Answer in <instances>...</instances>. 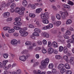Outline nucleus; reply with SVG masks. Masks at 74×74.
I'll list each match as a JSON object with an SVG mask.
<instances>
[{
  "mask_svg": "<svg viewBox=\"0 0 74 74\" xmlns=\"http://www.w3.org/2000/svg\"><path fill=\"white\" fill-rule=\"evenodd\" d=\"M41 18L42 19V22L44 23L47 24L49 23L48 19H49V14L48 12H46L45 14H41L40 15Z\"/></svg>",
  "mask_w": 74,
  "mask_h": 74,
  "instance_id": "1",
  "label": "nucleus"
},
{
  "mask_svg": "<svg viewBox=\"0 0 74 74\" xmlns=\"http://www.w3.org/2000/svg\"><path fill=\"white\" fill-rule=\"evenodd\" d=\"M49 62V59L48 58H46L44 60L41 62L42 65L40 66V69H42L43 67H46V66L48 64Z\"/></svg>",
  "mask_w": 74,
  "mask_h": 74,
  "instance_id": "2",
  "label": "nucleus"
},
{
  "mask_svg": "<svg viewBox=\"0 0 74 74\" xmlns=\"http://www.w3.org/2000/svg\"><path fill=\"white\" fill-rule=\"evenodd\" d=\"M60 14H61L62 19H63V20L66 19L67 16H69V13L67 12H62V11H60Z\"/></svg>",
  "mask_w": 74,
  "mask_h": 74,
  "instance_id": "3",
  "label": "nucleus"
},
{
  "mask_svg": "<svg viewBox=\"0 0 74 74\" xmlns=\"http://www.w3.org/2000/svg\"><path fill=\"white\" fill-rule=\"evenodd\" d=\"M19 32L21 34L20 36L21 37H26L27 35H28V32H26L23 30V29H20Z\"/></svg>",
  "mask_w": 74,
  "mask_h": 74,
  "instance_id": "4",
  "label": "nucleus"
},
{
  "mask_svg": "<svg viewBox=\"0 0 74 74\" xmlns=\"http://www.w3.org/2000/svg\"><path fill=\"white\" fill-rule=\"evenodd\" d=\"M26 59H27V58H26V57L25 56H23L21 57H19V60L23 62H25Z\"/></svg>",
  "mask_w": 74,
  "mask_h": 74,
  "instance_id": "5",
  "label": "nucleus"
},
{
  "mask_svg": "<svg viewBox=\"0 0 74 74\" xmlns=\"http://www.w3.org/2000/svg\"><path fill=\"white\" fill-rule=\"evenodd\" d=\"M64 67V65L63 64H60L58 65V70H61Z\"/></svg>",
  "mask_w": 74,
  "mask_h": 74,
  "instance_id": "6",
  "label": "nucleus"
},
{
  "mask_svg": "<svg viewBox=\"0 0 74 74\" xmlns=\"http://www.w3.org/2000/svg\"><path fill=\"white\" fill-rule=\"evenodd\" d=\"M18 42L16 39H13L11 41V44L12 45H16L18 44Z\"/></svg>",
  "mask_w": 74,
  "mask_h": 74,
  "instance_id": "7",
  "label": "nucleus"
},
{
  "mask_svg": "<svg viewBox=\"0 0 74 74\" xmlns=\"http://www.w3.org/2000/svg\"><path fill=\"white\" fill-rule=\"evenodd\" d=\"M10 15V13L8 12H6L4 14L3 17L5 18H8V17H9Z\"/></svg>",
  "mask_w": 74,
  "mask_h": 74,
  "instance_id": "8",
  "label": "nucleus"
},
{
  "mask_svg": "<svg viewBox=\"0 0 74 74\" xmlns=\"http://www.w3.org/2000/svg\"><path fill=\"white\" fill-rule=\"evenodd\" d=\"M53 52V49L52 47L49 48L48 50V53L49 54H52Z\"/></svg>",
  "mask_w": 74,
  "mask_h": 74,
  "instance_id": "9",
  "label": "nucleus"
},
{
  "mask_svg": "<svg viewBox=\"0 0 74 74\" xmlns=\"http://www.w3.org/2000/svg\"><path fill=\"white\" fill-rule=\"evenodd\" d=\"M52 45L53 47L54 48H57L58 47V43L55 41H53L52 43Z\"/></svg>",
  "mask_w": 74,
  "mask_h": 74,
  "instance_id": "10",
  "label": "nucleus"
},
{
  "mask_svg": "<svg viewBox=\"0 0 74 74\" xmlns=\"http://www.w3.org/2000/svg\"><path fill=\"white\" fill-rule=\"evenodd\" d=\"M64 59L67 63H69L70 60H69V58L67 56H63Z\"/></svg>",
  "mask_w": 74,
  "mask_h": 74,
  "instance_id": "11",
  "label": "nucleus"
},
{
  "mask_svg": "<svg viewBox=\"0 0 74 74\" xmlns=\"http://www.w3.org/2000/svg\"><path fill=\"white\" fill-rule=\"evenodd\" d=\"M63 7L64 8H70V6H69V5H68L67 4H65L64 3L62 5Z\"/></svg>",
  "mask_w": 74,
  "mask_h": 74,
  "instance_id": "12",
  "label": "nucleus"
},
{
  "mask_svg": "<svg viewBox=\"0 0 74 74\" xmlns=\"http://www.w3.org/2000/svg\"><path fill=\"white\" fill-rule=\"evenodd\" d=\"M71 39H69L67 41V42L68 43V44L67 45V46L68 48H69L71 47V45H70V42H71Z\"/></svg>",
  "mask_w": 74,
  "mask_h": 74,
  "instance_id": "13",
  "label": "nucleus"
},
{
  "mask_svg": "<svg viewBox=\"0 0 74 74\" xmlns=\"http://www.w3.org/2000/svg\"><path fill=\"white\" fill-rule=\"evenodd\" d=\"M42 35L43 36H44V37H46L47 38H48L49 37V34L46 32L42 33Z\"/></svg>",
  "mask_w": 74,
  "mask_h": 74,
  "instance_id": "14",
  "label": "nucleus"
},
{
  "mask_svg": "<svg viewBox=\"0 0 74 74\" xmlns=\"http://www.w3.org/2000/svg\"><path fill=\"white\" fill-rule=\"evenodd\" d=\"M65 67L66 69L69 70L70 69V66L69 65V64L68 63H66L65 64Z\"/></svg>",
  "mask_w": 74,
  "mask_h": 74,
  "instance_id": "15",
  "label": "nucleus"
},
{
  "mask_svg": "<svg viewBox=\"0 0 74 74\" xmlns=\"http://www.w3.org/2000/svg\"><path fill=\"white\" fill-rule=\"evenodd\" d=\"M71 23H72V20L70 19H68L66 22V25H70Z\"/></svg>",
  "mask_w": 74,
  "mask_h": 74,
  "instance_id": "16",
  "label": "nucleus"
},
{
  "mask_svg": "<svg viewBox=\"0 0 74 74\" xmlns=\"http://www.w3.org/2000/svg\"><path fill=\"white\" fill-rule=\"evenodd\" d=\"M23 6L26 7L27 5V2L26 0H24L23 2Z\"/></svg>",
  "mask_w": 74,
  "mask_h": 74,
  "instance_id": "17",
  "label": "nucleus"
},
{
  "mask_svg": "<svg viewBox=\"0 0 74 74\" xmlns=\"http://www.w3.org/2000/svg\"><path fill=\"white\" fill-rule=\"evenodd\" d=\"M20 14V15H22L23 14V11L22 10H19L17 11L16 12Z\"/></svg>",
  "mask_w": 74,
  "mask_h": 74,
  "instance_id": "18",
  "label": "nucleus"
},
{
  "mask_svg": "<svg viewBox=\"0 0 74 74\" xmlns=\"http://www.w3.org/2000/svg\"><path fill=\"white\" fill-rule=\"evenodd\" d=\"M41 11H42V9L41 8H38L36 10V13H38V14H39V13H40V12Z\"/></svg>",
  "mask_w": 74,
  "mask_h": 74,
  "instance_id": "19",
  "label": "nucleus"
},
{
  "mask_svg": "<svg viewBox=\"0 0 74 74\" xmlns=\"http://www.w3.org/2000/svg\"><path fill=\"white\" fill-rule=\"evenodd\" d=\"M49 69H53V64L52 63H50L49 65Z\"/></svg>",
  "mask_w": 74,
  "mask_h": 74,
  "instance_id": "20",
  "label": "nucleus"
},
{
  "mask_svg": "<svg viewBox=\"0 0 74 74\" xmlns=\"http://www.w3.org/2000/svg\"><path fill=\"white\" fill-rule=\"evenodd\" d=\"M42 52L43 53H47V50L45 49L44 47H42Z\"/></svg>",
  "mask_w": 74,
  "mask_h": 74,
  "instance_id": "21",
  "label": "nucleus"
},
{
  "mask_svg": "<svg viewBox=\"0 0 74 74\" xmlns=\"http://www.w3.org/2000/svg\"><path fill=\"white\" fill-rule=\"evenodd\" d=\"M63 51L64 53H67V48L66 47H64Z\"/></svg>",
  "mask_w": 74,
  "mask_h": 74,
  "instance_id": "22",
  "label": "nucleus"
},
{
  "mask_svg": "<svg viewBox=\"0 0 74 74\" xmlns=\"http://www.w3.org/2000/svg\"><path fill=\"white\" fill-rule=\"evenodd\" d=\"M64 48L62 46H60L59 48V52H62L63 51Z\"/></svg>",
  "mask_w": 74,
  "mask_h": 74,
  "instance_id": "23",
  "label": "nucleus"
},
{
  "mask_svg": "<svg viewBox=\"0 0 74 74\" xmlns=\"http://www.w3.org/2000/svg\"><path fill=\"white\" fill-rule=\"evenodd\" d=\"M56 18L58 20H60L61 19V16L59 14H57L56 16Z\"/></svg>",
  "mask_w": 74,
  "mask_h": 74,
  "instance_id": "24",
  "label": "nucleus"
},
{
  "mask_svg": "<svg viewBox=\"0 0 74 74\" xmlns=\"http://www.w3.org/2000/svg\"><path fill=\"white\" fill-rule=\"evenodd\" d=\"M29 16L31 18H34V17L36 16V15L34 14L29 13Z\"/></svg>",
  "mask_w": 74,
  "mask_h": 74,
  "instance_id": "25",
  "label": "nucleus"
},
{
  "mask_svg": "<svg viewBox=\"0 0 74 74\" xmlns=\"http://www.w3.org/2000/svg\"><path fill=\"white\" fill-rule=\"evenodd\" d=\"M8 62V60H4L3 62V66H5V65H6V64H7V63Z\"/></svg>",
  "mask_w": 74,
  "mask_h": 74,
  "instance_id": "26",
  "label": "nucleus"
},
{
  "mask_svg": "<svg viewBox=\"0 0 74 74\" xmlns=\"http://www.w3.org/2000/svg\"><path fill=\"white\" fill-rule=\"evenodd\" d=\"M26 45H30L32 44V42L30 41H27L25 43Z\"/></svg>",
  "mask_w": 74,
  "mask_h": 74,
  "instance_id": "27",
  "label": "nucleus"
},
{
  "mask_svg": "<svg viewBox=\"0 0 74 74\" xmlns=\"http://www.w3.org/2000/svg\"><path fill=\"white\" fill-rule=\"evenodd\" d=\"M34 32H37V33H40L41 32V30L38 28H35L34 29Z\"/></svg>",
  "mask_w": 74,
  "mask_h": 74,
  "instance_id": "28",
  "label": "nucleus"
},
{
  "mask_svg": "<svg viewBox=\"0 0 74 74\" xmlns=\"http://www.w3.org/2000/svg\"><path fill=\"white\" fill-rule=\"evenodd\" d=\"M60 70H61L60 72L62 73V74H63V73H65V72L66 71V69L64 68H63L62 69Z\"/></svg>",
  "mask_w": 74,
  "mask_h": 74,
  "instance_id": "29",
  "label": "nucleus"
},
{
  "mask_svg": "<svg viewBox=\"0 0 74 74\" xmlns=\"http://www.w3.org/2000/svg\"><path fill=\"white\" fill-rule=\"evenodd\" d=\"M15 32V30L14 29H9L8 32L9 33H13Z\"/></svg>",
  "mask_w": 74,
  "mask_h": 74,
  "instance_id": "30",
  "label": "nucleus"
},
{
  "mask_svg": "<svg viewBox=\"0 0 74 74\" xmlns=\"http://www.w3.org/2000/svg\"><path fill=\"white\" fill-rule=\"evenodd\" d=\"M5 6H6V4H5V1H3L2 2V4L1 5V6L2 7L4 8L5 7Z\"/></svg>",
  "mask_w": 74,
  "mask_h": 74,
  "instance_id": "31",
  "label": "nucleus"
},
{
  "mask_svg": "<svg viewBox=\"0 0 74 74\" xmlns=\"http://www.w3.org/2000/svg\"><path fill=\"white\" fill-rule=\"evenodd\" d=\"M3 29L4 30H8L10 29V27H5L3 28Z\"/></svg>",
  "mask_w": 74,
  "mask_h": 74,
  "instance_id": "32",
  "label": "nucleus"
},
{
  "mask_svg": "<svg viewBox=\"0 0 74 74\" xmlns=\"http://www.w3.org/2000/svg\"><path fill=\"white\" fill-rule=\"evenodd\" d=\"M55 58L56 59H61V56L59 55H56L55 56Z\"/></svg>",
  "mask_w": 74,
  "mask_h": 74,
  "instance_id": "33",
  "label": "nucleus"
},
{
  "mask_svg": "<svg viewBox=\"0 0 74 74\" xmlns=\"http://www.w3.org/2000/svg\"><path fill=\"white\" fill-rule=\"evenodd\" d=\"M12 19V17H8V18L6 20L7 22H10L11 21Z\"/></svg>",
  "mask_w": 74,
  "mask_h": 74,
  "instance_id": "34",
  "label": "nucleus"
},
{
  "mask_svg": "<svg viewBox=\"0 0 74 74\" xmlns=\"http://www.w3.org/2000/svg\"><path fill=\"white\" fill-rule=\"evenodd\" d=\"M66 74H72V72L71 71L67 70L66 72Z\"/></svg>",
  "mask_w": 74,
  "mask_h": 74,
  "instance_id": "35",
  "label": "nucleus"
},
{
  "mask_svg": "<svg viewBox=\"0 0 74 74\" xmlns=\"http://www.w3.org/2000/svg\"><path fill=\"white\" fill-rule=\"evenodd\" d=\"M3 57L5 59H7L8 57V54H7V53H5L3 55Z\"/></svg>",
  "mask_w": 74,
  "mask_h": 74,
  "instance_id": "36",
  "label": "nucleus"
},
{
  "mask_svg": "<svg viewBox=\"0 0 74 74\" xmlns=\"http://www.w3.org/2000/svg\"><path fill=\"white\" fill-rule=\"evenodd\" d=\"M68 4H70V5H73L74 3H73V2L72 1H68Z\"/></svg>",
  "mask_w": 74,
  "mask_h": 74,
  "instance_id": "37",
  "label": "nucleus"
},
{
  "mask_svg": "<svg viewBox=\"0 0 74 74\" xmlns=\"http://www.w3.org/2000/svg\"><path fill=\"white\" fill-rule=\"evenodd\" d=\"M14 29H15V30H20L21 29V28L15 26L14 27Z\"/></svg>",
  "mask_w": 74,
  "mask_h": 74,
  "instance_id": "38",
  "label": "nucleus"
},
{
  "mask_svg": "<svg viewBox=\"0 0 74 74\" xmlns=\"http://www.w3.org/2000/svg\"><path fill=\"white\" fill-rule=\"evenodd\" d=\"M56 24L57 26H59L60 24H61V22L60 21H58L56 23Z\"/></svg>",
  "mask_w": 74,
  "mask_h": 74,
  "instance_id": "39",
  "label": "nucleus"
},
{
  "mask_svg": "<svg viewBox=\"0 0 74 74\" xmlns=\"http://www.w3.org/2000/svg\"><path fill=\"white\" fill-rule=\"evenodd\" d=\"M33 35L34 36H39V34L36 32L34 33L33 34Z\"/></svg>",
  "mask_w": 74,
  "mask_h": 74,
  "instance_id": "40",
  "label": "nucleus"
},
{
  "mask_svg": "<svg viewBox=\"0 0 74 74\" xmlns=\"http://www.w3.org/2000/svg\"><path fill=\"white\" fill-rule=\"evenodd\" d=\"M74 58L73 57H70L69 58V60L70 62H73L74 60Z\"/></svg>",
  "mask_w": 74,
  "mask_h": 74,
  "instance_id": "41",
  "label": "nucleus"
},
{
  "mask_svg": "<svg viewBox=\"0 0 74 74\" xmlns=\"http://www.w3.org/2000/svg\"><path fill=\"white\" fill-rule=\"evenodd\" d=\"M53 9L54 11H58V8L55 6H53Z\"/></svg>",
  "mask_w": 74,
  "mask_h": 74,
  "instance_id": "42",
  "label": "nucleus"
},
{
  "mask_svg": "<svg viewBox=\"0 0 74 74\" xmlns=\"http://www.w3.org/2000/svg\"><path fill=\"white\" fill-rule=\"evenodd\" d=\"M13 36H14V37H18V36H19V34L18 33H15L13 34Z\"/></svg>",
  "mask_w": 74,
  "mask_h": 74,
  "instance_id": "43",
  "label": "nucleus"
},
{
  "mask_svg": "<svg viewBox=\"0 0 74 74\" xmlns=\"http://www.w3.org/2000/svg\"><path fill=\"white\" fill-rule=\"evenodd\" d=\"M39 64V62H35L34 64L33 65V67H36L37 66H38Z\"/></svg>",
  "mask_w": 74,
  "mask_h": 74,
  "instance_id": "44",
  "label": "nucleus"
},
{
  "mask_svg": "<svg viewBox=\"0 0 74 74\" xmlns=\"http://www.w3.org/2000/svg\"><path fill=\"white\" fill-rule=\"evenodd\" d=\"M51 20L53 21H54L55 20V16L52 15L51 16Z\"/></svg>",
  "mask_w": 74,
  "mask_h": 74,
  "instance_id": "45",
  "label": "nucleus"
},
{
  "mask_svg": "<svg viewBox=\"0 0 74 74\" xmlns=\"http://www.w3.org/2000/svg\"><path fill=\"white\" fill-rule=\"evenodd\" d=\"M52 73H56V70L55 69H53L52 70Z\"/></svg>",
  "mask_w": 74,
  "mask_h": 74,
  "instance_id": "46",
  "label": "nucleus"
},
{
  "mask_svg": "<svg viewBox=\"0 0 74 74\" xmlns=\"http://www.w3.org/2000/svg\"><path fill=\"white\" fill-rule=\"evenodd\" d=\"M52 46V43L50 41H49L48 43V47H51Z\"/></svg>",
  "mask_w": 74,
  "mask_h": 74,
  "instance_id": "47",
  "label": "nucleus"
},
{
  "mask_svg": "<svg viewBox=\"0 0 74 74\" xmlns=\"http://www.w3.org/2000/svg\"><path fill=\"white\" fill-rule=\"evenodd\" d=\"M16 6L15 4L14 3H13L12 4V5L10 6V7L11 8H13V7H15Z\"/></svg>",
  "mask_w": 74,
  "mask_h": 74,
  "instance_id": "48",
  "label": "nucleus"
},
{
  "mask_svg": "<svg viewBox=\"0 0 74 74\" xmlns=\"http://www.w3.org/2000/svg\"><path fill=\"white\" fill-rule=\"evenodd\" d=\"M16 73L17 74H20L21 73V70L20 69H18L16 71Z\"/></svg>",
  "mask_w": 74,
  "mask_h": 74,
  "instance_id": "49",
  "label": "nucleus"
},
{
  "mask_svg": "<svg viewBox=\"0 0 74 74\" xmlns=\"http://www.w3.org/2000/svg\"><path fill=\"white\" fill-rule=\"evenodd\" d=\"M31 8H32V9H33L34 10L36 8V6H35L34 4L32 5H31Z\"/></svg>",
  "mask_w": 74,
  "mask_h": 74,
  "instance_id": "50",
  "label": "nucleus"
},
{
  "mask_svg": "<svg viewBox=\"0 0 74 74\" xmlns=\"http://www.w3.org/2000/svg\"><path fill=\"white\" fill-rule=\"evenodd\" d=\"M66 34L67 35H70V34H71V32L69 31H67L66 33Z\"/></svg>",
  "mask_w": 74,
  "mask_h": 74,
  "instance_id": "51",
  "label": "nucleus"
},
{
  "mask_svg": "<svg viewBox=\"0 0 74 74\" xmlns=\"http://www.w3.org/2000/svg\"><path fill=\"white\" fill-rule=\"evenodd\" d=\"M42 41L44 45H47V40H43Z\"/></svg>",
  "mask_w": 74,
  "mask_h": 74,
  "instance_id": "52",
  "label": "nucleus"
},
{
  "mask_svg": "<svg viewBox=\"0 0 74 74\" xmlns=\"http://www.w3.org/2000/svg\"><path fill=\"white\" fill-rule=\"evenodd\" d=\"M37 42L38 45H42V42L41 41H39L38 42Z\"/></svg>",
  "mask_w": 74,
  "mask_h": 74,
  "instance_id": "53",
  "label": "nucleus"
},
{
  "mask_svg": "<svg viewBox=\"0 0 74 74\" xmlns=\"http://www.w3.org/2000/svg\"><path fill=\"white\" fill-rule=\"evenodd\" d=\"M29 49L30 50H33V46H30L29 47Z\"/></svg>",
  "mask_w": 74,
  "mask_h": 74,
  "instance_id": "54",
  "label": "nucleus"
},
{
  "mask_svg": "<svg viewBox=\"0 0 74 74\" xmlns=\"http://www.w3.org/2000/svg\"><path fill=\"white\" fill-rule=\"evenodd\" d=\"M29 27L30 28H34V27L33 25L30 24L29 25Z\"/></svg>",
  "mask_w": 74,
  "mask_h": 74,
  "instance_id": "55",
  "label": "nucleus"
},
{
  "mask_svg": "<svg viewBox=\"0 0 74 74\" xmlns=\"http://www.w3.org/2000/svg\"><path fill=\"white\" fill-rule=\"evenodd\" d=\"M3 69L5 70H8L9 69V68H8V66H5L3 67Z\"/></svg>",
  "mask_w": 74,
  "mask_h": 74,
  "instance_id": "56",
  "label": "nucleus"
},
{
  "mask_svg": "<svg viewBox=\"0 0 74 74\" xmlns=\"http://www.w3.org/2000/svg\"><path fill=\"white\" fill-rule=\"evenodd\" d=\"M22 23L21 22H17V26H20L21 25Z\"/></svg>",
  "mask_w": 74,
  "mask_h": 74,
  "instance_id": "57",
  "label": "nucleus"
},
{
  "mask_svg": "<svg viewBox=\"0 0 74 74\" xmlns=\"http://www.w3.org/2000/svg\"><path fill=\"white\" fill-rule=\"evenodd\" d=\"M3 73L4 74H8V73H9V72H8V71H4Z\"/></svg>",
  "mask_w": 74,
  "mask_h": 74,
  "instance_id": "58",
  "label": "nucleus"
},
{
  "mask_svg": "<svg viewBox=\"0 0 74 74\" xmlns=\"http://www.w3.org/2000/svg\"><path fill=\"white\" fill-rule=\"evenodd\" d=\"M49 26L51 28H52V27H53V24L51 23H50L49 24Z\"/></svg>",
  "mask_w": 74,
  "mask_h": 74,
  "instance_id": "59",
  "label": "nucleus"
},
{
  "mask_svg": "<svg viewBox=\"0 0 74 74\" xmlns=\"http://www.w3.org/2000/svg\"><path fill=\"white\" fill-rule=\"evenodd\" d=\"M12 8V9L11 10H10V12H11L13 13L14 12V11H15V10L14 9H13V8Z\"/></svg>",
  "mask_w": 74,
  "mask_h": 74,
  "instance_id": "60",
  "label": "nucleus"
},
{
  "mask_svg": "<svg viewBox=\"0 0 74 74\" xmlns=\"http://www.w3.org/2000/svg\"><path fill=\"white\" fill-rule=\"evenodd\" d=\"M35 57L36 59H38L39 58H40V56H39V55H38V54H36V55Z\"/></svg>",
  "mask_w": 74,
  "mask_h": 74,
  "instance_id": "61",
  "label": "nucleus"
},
{
  "mask_svg": "<svg viewBox=\"0 0 74 74\" xmlns=\"http://www.w3.org/2000/svg\"><path fill=\"white\" fill-rule=\"evenodd\" d=\"M58 51L56 50H54V54H58Z\"/></svg>",
  "mask_w": 74,
  "mask_h": 74,
  "instance_id": "62",
  "label": "nucleus"
},
{
  "mask_svg": "<svg viewBox=\"0 0 74 74\" xmlns=\"http://www.w3.org/2000/svg\"><path fill=\"white\" fill-rule=\"evenodd\" d=\"M14 1V0H9V2L10 3H13Z\"/></svg>",
  "mask_w": 74,
  "mask_h": 74,
  "instance_id": "63",
  "label": "nucleus"
},
{
  "mask_svg": "<svg viewBox=\"0 0 74 74\" xmlns=\"http://www.w3.org/2000/svg\"><path fill=\"white\" fill-rule=\"evenodd\" d=\"M16 66V64L15 63H14L12 64V67H15V66Z\"/></svg>",
  "mask_w": 74,
  "mask_h": 74,
  "instance_id": "64",
  "label": "nucleus"
}]
</instances>
